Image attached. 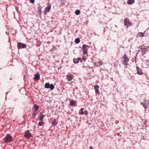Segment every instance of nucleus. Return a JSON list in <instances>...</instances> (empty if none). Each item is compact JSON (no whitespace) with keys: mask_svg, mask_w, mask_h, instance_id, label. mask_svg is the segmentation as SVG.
Returning a JSON list of instances; mask_svg holds the SVG:
<instances>
[{"mask_svg":"<svg viewBox=\"0 0 149 149\" xmlns=\"http://www.w3.org/2000/svg\"><path fill=\"white\" fill-rule=\"evenodd\" d=\"M94 89L95 91V92L96 93L98 94L99 93V91L98 90L99 88V86L98 85H95L94 86Z\"/></svg>","mask_w":149,"mask_h":149,"instance_id":"12","label":"nucleus"},{"mask_svg":"<svg viewBox=\"0 0 149 149\" xmlns=\"http://www.w3.org/2000/svg\"><path fill=\"white\" fill-rule=\"evenodd\" d=\"M41 8L40 7H38L37 12L38 13H41Z\"/></svg>","mask_w":149,"mask_h":149,"instance_id":"22","label":"nucleus"},{"mask_svg":"<svg viewBox=\"0 0 149 149\" xmlns=\"http://www.w3.org/2000/svg\"><path fill=\"white\" fill-rule=\"evenodd\" d=\"M80 13V11L79 10H77L75 12V13L77 15H78Z\"/></svg>","mask_w":149,"mask_h":149,"instance_id":"23","label":"nucleus"},{"mask_svg":"<svg viewBox=\"0 0 149 149\" xmlns=\"http://www.w3.org/2000/svg\"><path fill=\"white\" fill-rule=\"evenodd\" d=\"M123 59L124 60L123 63H127L129 61V58L127 56H124Z\"/></svg>","mask_w":149,"mask_h":149,"instance_id":"14","label":"nucleus"},{"mask_svg":"<svg viewBox=\"0 0 149 149\" xmlns=\"http://www.w3.org/2000/svg\"><path fill=\"white\" fill-rule=\"evenodd\" d=\"M84 114L86 116H87L88 114V112L87 111L85 110L84 112Z\"/></svg>","mask_w":149,"mask_h":149,"instance_id":"27","label":"nucleus"},{"mask_svg":"<svg viewBox=\"0 0 149 149\" xmlns=\"http://www.w3.org/2000/svg\"><path fill=\"white\" fill-rule=\"evenodd\" d=\"M123 64L125 65V68L127 67V65H129L127 63H123Z\"/></svg>","mask_w":149,"mask_h":149,"instance_id":"25","label":"nucleus"},{"mask_svg":"<svg viewBox=\"0 0 149 149\" xmlns=\"http://www.w3.org/2000/svg\"><path fill=\"white\" fill-rule=\"evenodd\" d=\"M45 87L47 88H50L51 90L54 88V86L53 84H50L49 83H47L45 85Z\"/></svg>","mask_w":149,"mask_h":149,"instance_id":"5","label":"nucleus"},{"mask_svg":"<svg viewBox=\"0 0 149 149\" xmlns=\"http://www.w3.org/2000/svg\"><path fill=\"white\" fill-rule=\"evenodd\" d=\"M86 58H85V59H84H84H83V60H84V61H85V60H86Z\"/></svg>","mask_w":149,"mask_h":149,"instance_id":"32","label":"nucleus"},{"mask_svg":"<svg viewBox=\"0 0 149 149\" xmlns=\"http://www.w3.org/2000/svg\"><path fill=\"white\" fill-rule=\"evenodd\" d=\"M5 143H10L13 141V137L9 134H7L4 139Z\"/></svg>","mask_w":149,"mask_h":149,"instance_id":"1","label":"nucleus"},{"mask_svg":"<svg viewBox=\"0 0 149 149\" xmlns=\"http://www.w3.org/2000/svg\"><path fill=\"white\" fill-rule=\"evenodd\" d=\"M80 39L79 38H77L75 39V42L77 44L79 43L80 42Z\"/></svg>","mask_w":149,"mask_h":149,"instance_id":"24","label":"nucleus"},{"mask_svg":"<svg viewBox=\"0 0 149 149\" xmlns=\"http://www.w3.org/2000/svg\"><path fill=\"white\" fill-rule=\"evenodd\" d=\"M137 70V73L139 74H141V71L140 69H139L138 67H136Z\"/></svg>","mask_w":149,"mask_h":149,"instance_id":"19","label":"nucleus"},{"mask_svg":"<svg viewBox=\"0 0 149 149\" xmlns=\"http://www.w3.org/2000/svg\"><path fill=\"white\" fill-rule=\"evenodd\" d=\"M55 120L54 119V121L52 122V124L55 125Z\"/></svg>","mask_w":149,"mask_h":149,"instance_id":"29","label":"nucleus"},{"mask_svg":"<svg viewBox=\"0 0 149 149\" xmlns=\"http://www.w3.org/2000/svg\"><path fill=\"white\" fill-rule=\"evenodd\" d=\"M34 111H36L38 110V109L39 108V106L37 105H36V104L34 105Z\"/></svg>","mask_w":149,"mask_h":149,"instance_id":"15","label":"nucleus"},{"mask_svg":"<svg viewBox=\"0 0 149 149\" xmlns=\"http://www.w3.org/2000/svg\"><path fill=\"white\" fill-rule=\"evenodd\" d=\"M84 109L83 108H81L79 111V113L80 115H83L84 114Z\"/></svg>","mask_w":149,"mask_h":149,"instance_id":"18","label":"nucleus"},{"mask_svg":"<svg viewBox=\"0 0 149 149\" xmlns=\"http://www.w3.org/2000/svg\"><path fill=\"white\" fill-rule=\"evenodd\" d=\"M89 46L86 45H84L82 47V49L83 50V52L84 54H87V51Z\"/></svg>","mask_w":149,"mask_h":149,"instance_id":"3","label":"nucleus"},{"mask_svg":"<svg viewBox=\"0 0 149 149\" xmlns=\"http://www.w3.org/2000/svg\"><path fill=\"white\" fill-rule=\"evenodd\" d=\"M44 122H43L42 121H40V122H39L38 123V125L40 126H42L43 125H44Z\"/></svg>","mask_w":149,"mask_h":149,"instance_id":"21","label":"nucleus"},{"mask_svg":"<svg viewBox=\"0 0 149 149\" xmlns=\"http://www.w3.org/2000/svg\"><path fill=\"white\" fill-rule=\"evenodd\" d=\"M124 56H126V54H125L124 55Z\"/></svg>","mask_w":149,"mask_h":149,"instance_id":"33","label":"nucleus"},{"mask_svg":"<svg viewBox=\"0 0 149 149\" xmlns=\"http://www.w3.org/2000/svg\"><path fill=\"white\" fill-rule=\"evenodd\" d=\"M103 63L101 61H100V62H99V63H100V65H102L103 64Z\"/></svg>","mask_w":149,"mask_h":149,"instance_id":"30","label":"nucleus"},{"mask_svg":"<svg viewBox=\"0 0 149 149\" xmlns=\"http://www.w3.org/2000/svg\"><path fill=\"white\" fill-rule=\"evenodd\" d=\"M31 3H33L35 1V0H29Z\"/></svg>","mask_w":149,"mask_h":149,"instance_id":"28","label":"nucleus"},{"mask_svg":"<svg viewBox=\"0 0 149 149\" xmlns=\"http://www.w3.org/2000/svg\"><path fill=\"white\" fill-rule=\"evenodd\" d=\"M79 61H80V62L81 63H82V60L79 58H74L73 60L74 62L75 63H79Z\"/></svg>","mask_w":149,"mask_h":149,"instance_id":"9","label":"nucleus"},{"mask_svg":"<svg viewBox=\"0 0 149 149\" xmlns=\"http://www.w3.org/2000/svg\"><path fill=\"white\" fill-rule=\"evenodd\" d=\"M24 136L27 139H29L32 136L29 130H26L25 132V134Z\"/></svg>","mask_w":149,"mask_h":149,"instance_id":"6","label":"nucleus"},{"mask_svg":"<svg viewBox=\"0 0 149 149\" xmlns=\"http://www.w3.org/2000/svg\"><path fill=\"white\" fill-rule=\"evenodd\" d=\"M75 101L73 100H72L70 102V105L72 106L75 105Z\"/></svg>","mask_w":149,"mask_h":149,"instance_id":"17","label":"nucleus"},{"mask_svg":"<svg viewBox=\"0 0 149 149\" xmlns=\"http://www.w3.org/2000/svg\"><path fill=\"white\" fill-rule=\"evenodd\" d=\"M17 47L18 49H20L26 48V45L25 44L19 42L17 44Z\"/></svg>","mask_w":149,"mask_h":149,"instance_id":"2","label":"nucleus"},{"mask_svg":"<svg viewBox=\"0 0 149 149\" xmlns=\"http://www.w3.org/2000/svg\"><path fill=\"white\" fill-rule=\"evenodd\" d=\"M51 9V5H50L49 6H47L45 9L44 12L45 13V14L46 13H48L50 11V10Z\"/></svg>","mask_w":149,"mask_h":149,"instance_id":"7","label":"nucleus"},{"mask_svg":"<svg viewBox=\"0 0 149 149\" xmlns=\"http://www.w3.org/2000/svg\"><path fill=\"white\" fill-rule=\"evenodd\" d=\"M66 78L68 81H70L72 79V77L70 75H67Z\"/></svg>","mask_w":149,"mask_h":149,"instance_id":"13","label":"nucleus"},{"mask_svg":"<svg viewBox=\"0 0 149 149\" xmlns=\"http://www.w3.org/2000/svg\"><path fill=\"white\" fill-rule=\"evenodd\" d=\"M124 24L127 28H128L129 26H130L132 24V23L130 22L129 20L127 18H125L124 19Z\"/></svg>","mask_w":149,"mask_h":149,"instance_id":"4","label":"nucleus"},{"mask_svg":"<svg viewBox=\"0 0 149 149\" xmlns=\"http://www.w3.org/2000/svg\"><path fill=\"white\" fill-rule=\"evenodd\" d=\"M127 2L128 4H131L134 3V0H128Z\"/></svg>","mask_w":149,"mask_h":149,"instance_id":"16","label":"nucleus"},{"mask_svg":"<svg viewBox=\"0 0 149 149\" xmlns=\"http://www.w3.org/2000/svg\"><path fill=\"white\" fill-rule=\"evenodd\" d=\"M89 149H93V148L92 146H91L89 147Z\"/></svg>","mask_w":149,"mask_h":149,"instance_id":"31","label":"nucleus"},{"mask_svg":"<svg viewBox=\"0 0 149 149\" xmlns=\"http://www.w3.org/2000/svg\"><path fill=\"white\" fill-rule=\"evenodd\" d=\"M40 79V75L38 73H37L34 75V79L35 80L38 81Z\"/></svg>","mask_w":149,"mask_h":149,"instance_id":"10","label":"nucleus"},{"mask_svg":"<svg viewBox=\"0 0 149 149\" xmlns=\"http://www.w3.org/2000/svg\"><path fill=\"white\" fill-rule=\"evenodd\" d=\"M146 52L145 49H140L138 53V54H140L141 53V55H143Z\"/></svg>","mask_w":149,"mask_h":149,"instance_id":"8","label":"nucleus"},{"mask_svg":"<svg viewBox=\"0 0 149 149\" xmlns=\"http://www.w3.org/2000/svg\"><path fill=\"white\" fill-rule=\"evenodd\" d=\"M137 35L139 36L140 37H143L144 36V33L141 32H140L138 33Z\"/></svg>","mask_w":149,"mask_h":149,"instance_id":"20","label":"nucleus"},{"mask_svg":"<svg viewBox=\"0 0 149 149\" xmlns=\"http://www.w3.org/2000/svg\"><path fill=\"white\" fill-rule=\"evenodd\" d=\"M37 112H36V111H35L34 112H33V117L34 118L37 115Z\"/></svg>","mask_w":149,"mask_h":149,"instance_id":"26","label":"nucleus"},{"mask_svg":"<svg viewBox=\"0 0 149 149\" xmlns=\"http://www.w3.org/2000/svg\"><path fill=\"white\" fill-rule=\"evenodd\" d=\"M138 54H136V55H138Z\"/></svg>","mask_w":149,"mask_h":149,"instance_id":"34","label":"nucleus"},{"mask_svg":"<svg viewBox=\"0 0 149 149\" xmlns=\"http://www.w3.org/2000/svg\"><path fill=\"white\" fill-rule=\"evenodd\" d=\"M44 117V115L42 114V112H40L39 114V119L40 121H42Z\"/></svg>","mask_w":149,"mask_h":149,"instance_id":"11","label":"nucleus"}]
</instances>
